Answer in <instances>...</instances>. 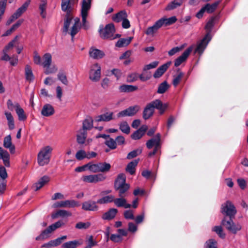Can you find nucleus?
Instances as JSON below:
<instances>
[{"mask_svg":"<svg viewBox=\"0 0 248 248\" xmlns=\"http://www.w3.org/2000/svg\"><path fill=\"white\" fill-rule=\"evenodd\" d=\"M3 146L8 149L11 154H13L15 152V146L12 142V138L10 135L6 136L3 140Z\"/></svg>","mask_w":248,"mask_h":248,"instance_id":"6ab92c4d","label":"nucleus"},{"mask_svg":"<svg viewBox=\"0 0 248 248\" xmlns=\"http://www.w3.org/2000/svg\"><path fill=\"white\" fill-rule=\"evenodd\" d=\"M124 216L126 219L133 220L135 219L133 212L130 210L125 211L124 213Z\"/></svg>","mask_w":248,"mask_h":248,"instance_id":"e2e57ef3","label":"nucleus"},{"mask_svg":"<svg viewBox=\"0 0 248 248\" xmlns=\"http://www.w3.org/2000/svg\"><path fill=\"white\" fill-rule=\"evenodd\" d=\"M212 231L216 232L222 238H224L225 236V234L223 232L222 228L220 226H215L213 228Z\"/></svg>","mask_w":248,"mask_h":248,"instance_id":"3c124183","label":"nucleus"},{"mask_svg":"<svg viewBox=\"0 0 248 248\" xmlns=\"http://www.w3.org/2000/svg\"><path fill=\"white\" fill-rule=\"evenodd\" d=\"M167 108V104H163L159 99H156L146 105L143 112V118L145 120L149 119L153 116L155 108L158 109L160 113L162 114L164 112Z\"/></svg>","mask_w":248,"mask_h":248,"instance_id":"f257e3e1","label":"nucleus"},{"mask_svg":"<svg viewBox=\"0 0 248 248\" xmlns=\"http://www.w3.org/2000/svg\"><path fill=\"white\" fill-rule=\"evenodd\" d=\"M33 62L37 65H41V58L36 51L33 52Z\"/></svg>","mask_w":248,"mask_h":248,"instance_id":"69168bd1","label":"nucleus"},{"mask_svg":"<svg viewBox=\"0 0 248 248\" xmlns=\"http://www.w3.org/2000/svg\"><path fill=\"white\" fill-rule=\"evenodd\" d=\"M90 56L94 59H99L102 58L104 55V53L98 49L91 48L89 51Z\"/></svg>","mask_w":248,"mask_h":248,"instance_id":"393cba45","label":"nucleus"},{"mask_svg":"<svg viewBox=\"0 0 248 248\" xmlns=\"http://www.w3.org/2000/svg\"><path fill=\"white\" fill-rule=\"evenodd\" d=\"M97 202L88 200L82 203V209L85 211H96L98 209Z\"/></svg>","mask_w":248,"mask_h":248,"instance_id":"2eb2a0df","label":"nucleus"},{"mask_svg":"<svg viewBox=\"0 0 248 248\" xmlns=\"http://www.w3.org/2000/svg\"><path fill=\"white\" fill-rule=\"evenodd\" d=\"M52 151V148L49 146L41 149L37 156V162L40 166H43L49 163Z\"/></svg>","mask_w":248,"mask_h":248,"instance_id":"7ed1b4c3","label":"nucleus"},{"mask_svg":"<svg viewBox=\"0 0 248 248\" xmlns=\"http://www.w3.org/2000/svg\"><path fill=\"white\" fill-rule=\"evenodd\" d=\"M114 113L111 111H108L101 115L97 116L95 118V122H109L114 119Z\"/></svg>","mask_w":248,"mask_h":248,"instance_id":"dca6fc26","label":"nucleus"},{"mask_svg":"<svg viewBox=\"0 0 248 248\" xmlns=\"http://www.w3.org/2000/svg\"><path fill=\"white\" fill-rule=\"evenodd\" d=\"M177 20V18L175 16H172L169 18H161L158 20L160 21V26L162 27L163 25L169 26L174 23Z\"/></svg>","mask_w":248,"mask_h":248,"instance_id":"e433bc0d","label":"nucleus"},{"mask_svg":"<svg viewBox=\"0 0 248 248\" xmlns=\"http://www.w3.org/2000/svg\"><path fill=\"white\" fill-rule=\"evenodd\" d=\"M221 213L229 216L230 218H232L236 213V210L232 202L228 201L222 205Z\"/></svg>","mask_w":248,"mask_h":248,"instance_id":"1a4fd4ad","label":"nucleus"},{"mask_svg":"<svg viewBox=\"0 0 248 248\" xmlns=\"http://www.w3.org/2000/svg\"><path fill=\"white\" fill-rule=\"evenodd\" d=\"M138 230V226L133 222H129L128 224V231L135 233Z\"/></svg>","mask_w":248,"mask_h":248,"instance_id":"774afa93","label":"nucleus"},{"mask_svg":"<svg viewBox=\"0 0 248 248\" xmlns=\"http://www.w3.org/2000/svg\"><path fill=\"white\" fill-rule=\"evenodd\" d=\"M184 73L180 71L178 69L177 71V74L173 76V79L172 80V84L174 87H176L180 83L182 78L184 77Z\"/></svg>","mask_w":248,"mask_h":248,"instance_id":"f704fd0d","label":"nucleus"},{"mask_svg":"<svg viewBox=\"0 0 248 248\" xmlns=\"http://www.w3.org/2000/svg\"><path fill=\"white\" fill-rule=\"evenodd\" d=\"M192 47H189L185 50L181 56L175 60L174 62V65L175 67L179 66L181 64L186 61L188 56L192 51Z\"/></svg>","mask_w":248,"mask_h":248,"instance_id":"ddd939ff","label":"nucleus"},{"mask_svg":"<svg viewBox=\"0 0 248 248\" xmlns=\"http://www.w3.org/2000/svg\"><path fill=\"white\" fill-rule=\"evenodd\" d=\"M76 157L78 160H82L86 158V153L83 150H79L76 153Z\"/></svg>","mask_w":248,"mask_h":248,"instance_id":"680f3d73","label":"nucleus"},{"mask_svg":"<svg viewBox=\"0 0 248 248\" xmlns=\"http://www.w3.org/2000/svg\"><path fill=\"white\" fill-rule=\"evenodd\" d=\"M93 127V120L91 117H88L84 120L82 123V128L85 131L91 130Z\"/></svg>","mask_w":248,"mask_h":248,"instance_id":"72a5a7b5","label":"nucleus"},{"mask_svg":"<svg viewBox=\"0 0 248 248\" xmlns=\"http://www.w3.org/2000/svg\"><path fill=\"white\" fill-rule=\"evenodd\" d=\"M5 115L6 116V119L8 121V125L9 129L12 130L15 128V123L14 119L11 113L8 111H5Z\"/></svg>","mask_w":248,"mask_h":248,"instance_id":"ea45409f","label":"nucleus"},{"mask_svg":"<svg viewBox=\"0 0 248 248\" xmlns=\"http://www.w3.org/2000/svg\"><path fill=\"white\" fill-rule=\"evenodd\" d=\"M137 89L138 87L137 86L129 85H123L120 87V90L122 92H131Z\"/></svg>","mask_w":248,"mask_h":248,"instance_id":"a18cd8bd","label":"nucleus"},{"mask_svg":"<svg viewBox=\"0 0 248 248\" xmlns=\"http://www.w3.org/2000/svg\"><path fill=\"white\" fill-rule=\"evenodd\" d=\"M79 19H78L77 21H76L74 25L72 26L71 31H70V35L72 36V39L74 38V36L79 31L78 28V21Z\"/></svg>","mask_w":248,"mask_h":248,"instance_id":"603ef678","label":"nucleus"},{"mask_svg":"<svg viewBox=\"0 0 248 248\" xmlns=\"http://www.w3.org/2000/svg\"><path fill=\"white\" fill-rule=\"evenodd\" d=\"M58 78L64 85H67L68 84V82L66 76L64 73H59L58 74Z\"/></svg>","mask_w":248,"mask_h":248,"instance_id":"0e129e2a","label":"nucleus"},{"mask_svg":"<svg viewBox=\"0 0 248 248\" xmlns=\"http://www.w3.org/2000/svg\"><path fill=\"white\" fill-rule=\"evenodd\" d=\"M114 196L112 195L104 196L97 201V203L100 204H107L113 202Z\"/></svg>","mask_w":248,"mask_h":248,"instance_id":"c9c22d12","label":"nucleus"},{"mask_svg":"<svg viewBox=\"0 0 248 248\" xmlns=\"http://www.w3.org/2000/svg\"><path fill=\"white\" fill-rule=\"evenodd\" d=\"M101 77V67L98 63L93 64L91 67L89 73L90 79L96 82L100 80Z\"/></svg>","mask_w":248,"mask_h":248,"instance_id":"9d476101","label":"nucleus"},{"mask_svg":"<svg viewBox=\"0 0 248 248\" xmlns=\"http://www.w3.org/2000/svg\"><path fill=\"white\" fill-rule=\"evenodd\" d=\"M47 3L46 0H41V3L39 5V9L41 11V16L43 18L46 17V9Z\"/></svg>","mask_w":248,"mask_h":248,"instance_id":"8fccbe9b","label":"nucleus"},{"mask_svg":"<svg viewBox=\"0 0 248 248\" xmlns=\"http://www.w3.org/2000/svg\"><path fill=\"white\" fill-rule=\"evenodd\" d=\"M221 0L216 1L214 3H213L212 4H210L209 3L206 4L205 6H204V9H205V11L208 13H212L214 12L216 9H217V7L220 3Z\"/></svg>","mask_w":248,"mask_h":248,"instance_id":"4c0bfd02","label":"nucleus"},{"mask_svg":"<svg viewBox=\"0 0 248 248\" xmlns=\"http://www.w3.org/2000/svg\"><path fill=\"white\" fill-rule=\"evenodd\" d=\"M125 181L126 176L124 173L119 174L115 181L114 187L120 197H125L127 195L130 186Z\"/></svg>","mask_w":248,"mask_h":248,"instance_id":"f03ea898","label":"nucleus"},{"mask_svg":"<svg viewBox=\"0 0 248 248\" xmlns=\"http://www.w3.org/2000/svg\"><path fill=\"white\" fill-rule=\"evenodd\" d=\"M215 17H212L206 24L205 29L207 30V32H209L210 35L211 31L214 25V21Z\"/></svg>","mask_w":248,"mask_h":248,"instance_id":"13d9d810","label":"nucleus"},{"mask_svg":"<svg viewBox=\"0 0 248 248\" xmlns=\"http://www.w3.org/2000/svg\"><path fill=\"white\" fill-rule=\"evenodd\" d=\"M120 129L124 133L128 134L130 132V127L125 121L121 122L120 124Z\"/></svg>","mask_w":248,"mask_h":248,"instance_id":"de8ad7c7","label":"nucleus"},{"mask_svg":"<svg viewBox=\"0 0 248 248\" xmlns=\"http://www.w3.org/2000/svg\"><path fill=\"white\" fill-rule=\"evenodd\" d=\"M89 170L94 173L108 172L110 170L111 168L110 165L106 162H100L97 164H92L89 163Z\"/></svg>","mask_w":248,"mask_h":248,"instance_id":"6e6552de","label":"nucleus"},{"mask_svg":"<svg viewBox=\"0 0 248 248\" xmlns=\"http://www.w3.org/2000/svg\"><path fill=\"white\" fill-rule=\"evenodd\" d=\"M138 162V160H134L129 163L125 168V170L131 175L134 174L135 173V168L137 166Z\"/></svg>","mask_w":248,"mask_h":248,"instance_id":"2f4dec72","label":"nucleus"},{"mask_svg":"<svg viewBox=\"0 0 248 248\" xmlns=\"http://www.w3.org/2000/svg\"><path fill=\"white\" fill-rule=\"evenodd\" d=\"M105 144L111 149H115L117 147L116 142L112 138L105 141Z\"/></svg>","mask_w":248,"mask_h":248,"instance_id":"6e6d98bb","label":"nucleus"},{"mask_svg":"<svg viewBox=\"0 0 248 248\" xmlns=\"http://www.w3.org/2000/svg\"><path fill=\"white\" fill-rule=\"evenodd\" d=\"M125 18H127V15L125 11H121L112 17V20L116 22L122 21Z\"/></svg>","mask_w":248,"mask_h":248,"instance_id":"7c9ffc66","label":"nucleus"},{"mask_svg":"<svg viewBox=\"0 0 248 248\" xmlns=\"http://www.w3.org/2000/svg\"><path fill=\"white\" fill-rule=\"evenodd\" d=\"M91 225V223L89 222H79L76 225V228L78 229H87Z\"/></svg>","mask_w":248,"mask_h":248,"instance_id":"052dcab7","label":"nucleus"},{"mask_svg":"<svg viewBox=\"0 0 248 248\" xmlns=\"http://www.w3.org/2000/svg\"><path fill=\"white\" fill-rule=\"evenodd\" d=\"M72 215L71 213L68 211H67L64 210H59L55 213H54L52 215L51 217L52 218H56L59 217H70Z\"/></svg>","mask_w":248,"mask_h":248,"instance_id":"a19ab883","label":"nucleus"},{"mask_svg":"<svg viewBox=\"0 0 248 248\" xmlns=\"http://www.w3.org/2000/svg\"><path fill=\"white\" fill-rule=\"evenodd\" d=\"M171 64V62H168L166 63L159 66L154 74V77L155 78H159L166 71L168 68L170 66Z\"/></svg>","mask_w":248,"mask_h":248,"instance_id":"a211bd4d","label":"nucleus"},{"mask_svg":"<svg viewBox=\"0 0 248 248\" xmlns=\"http://www.w3.org/2000/svg\"><path fill=\"white\" fill-rule=\"evenodd\" d=\"M50 180L48 176L45 175L43 176L38 182L35 183L32 186L34 191H37L42 187L46 184L48 183Z\"/></svg>","mask_w":248,"mask_h":248,"instance_id":"412c9836","label":"nucleus"},{"mask_svg":"<svg viewBox=\"0 0 248 248\" xmlns=\"http://www.w3.org/2000/svg\"><path fill=\"white\" fill-rule=\"evenodd\" d=\"M17 36H16L13 40L9 42L8 44L5 46L2 51L3 53L8 52L9 51L13 49L16 42L17 40Z\"/></svg>","mask_w":248,"mask_h":248,"instance_id":"09e8293b","label":"nucleus"},{"mask_svg":"<svg viewBox=\"0 0 248 248\" xmlns=\"http://www.w3.org/2000/svg\"><path fill=\"white\" fill-rule=\"evenodd\" d=\"M92 0H83L82 2L81 15L82 17V26L87 30L88 26L86 25V18L88 12L91 9V2Z\"/></svg>","mask_w":248,"mask_h":248,"instance_id":"423d86ee","label":"nucleus"},{"mask_svg":"<svg viewBox=\"0 0 248 248\" xmlns=\"http://www.w3.org/2000/svg\"><path fill=\"white\" fill-rule=\"evenodd\" d=\"M114 204L118 207H124V208H129L131 207V205L127 203L126 200L124 197H120L119 198H115L113 201Z\"/></svg>","mask_w":248,"mask_h":248,"instance_id":"aec40b11","label":"nucleus"},{"mask_svg":"<svg viewBox=\"0 0 248 248\" xmlns=\"http://www.w3.org/2000/svg\"><path fill=\"white\" fill-rule=\"evenodd\" d=\"M160 25V21L157 20L153 26L147 28L145 33L148 35H153L161 27Z\"/></svg>","mask_w":248,"mask_h":248,"instance_id":"c756f323","label":"nucleus"},{"mask_svg":"<svg viewBox=\"0 0 248 248\" xmlns=\"http://www.w3.org/2000/svg\"><path fill=\"white\" fill-rule=\"evenodd\" d=\"M183 2V0H174L169 3L165 8V10L170 11L180 6Z\"/></svg>","mask_w":248,"mask_h":248,"instance_id":"473e14b6","label":"nucleus"},{"mask_svg":"<svg viewBox=\"0 0 248 248\" xmlns=\"http://www.w3.org/2000/svg\"><path fill=\"white\" fill-rule=\"evenodd\" d=\"M169 88V84L167 81H165L159 85L157 92L158 93H164Z\"/></svg>","mask_w":248,"mask_h":248,"instance_id":"49530a36","label":"nucleus"},{"mask_svg":"<svg viewBox=\"0 0 248 248\" xmlns=\"http://www.w3.org/2000/svg\"><path fill=\"white\" fill-rule=\"evenodd\" d=\"M67 236L64 235L61 237L58 238L54 240H51L47 243L44 244L42 247L50 248V247H55L60 245L62 241L65 240Z\"/></svg>","mask_w":248,"mask_h":248,"instance_id":"4be33fe9","label":"nucleus"},{"mask_svg":"<svg viewBox=\"0 0 248 248\" xmlns=\"http://www.w3.org/2000/svg\"><path fill=\"white\" fill-rule=\"evenodd\" d=\"M52 62V56L49 53L45 54L42 57L41 65L43 67H48L51 65Z\"/></svg>","mask_w":248,"mask_h":248,"instance_id":"c85d7f7f","label":"nucleus"},{"mask_svg":"<svg viewBox=\"0 0 248 248\" xmlns=\"http://www.w3.org/2000/svg\"><path fill=\"white\" fill-rule=\"evenodd\" d=\"M221 224L224 226L227 230L232 233L235 234L238 231L242 229V226L239 223H234L232 218H230L227 220L226 217H224L222 221Z\"/></svg>","mask_w":248,"mask_h":248,"instance_id":"0eeeda50","label":"nucleus"},{"mask_svg":"<svg viewBox=\"0 0 248 248\" xmlns=\"http://www.w3.org/2000/svg\"><path fill=\"white\" fill-rule=\"evenodd\" d=\"M86 243L87 244V247L89 248L95 247L97 245L96 241L93 239V237L92 235L87 237Z\"/></svg>","mask_w":248,"mask_h":248,"instance_id":"864d4df0","label":"nucleus"},{"mask_svg":"<svg viewBox=\"0 0 248 248\" xmlns=\"http://www.w3.org/2000/svg\"><path fill=\"white\" fill-rule=\"evenodd\" d=\"M99 32L100 37L103 39L113 40L116 38V37H114L115 30L112 23L107 24L104 28L103 26H100Z\"/></svg>","mask_w":248,"mask_h":248,"instance_id":"20e7f679","label":"nucleus"},{"mask_svg":"<svg viewBox=\"0 0 248 248\" xmlns=\"http://www.w3.org/2000/svg\"><path fill=\"white\" fill-rule=\"evenodd\" d=\"M83 243V241L82 239L75 240L64 243L62 245V247L63 248H76L80 247Z\"/></svg>","mask_w":248,"mask_h":248,"instance_id":"a878e982","label":"nucleus"},{"mask_svg":"<svg viewBox=\"0 0 248 248\" xmlns=\"http://www.w3.org/2000/svg\"><path fill=\"white\" fill-rule=\"evenodd\" d=\"M132 39V37L127 38H122L119 40L116 43L115 46L117 47H122L128 45Z\"/></svg>","mask_w":248,"mask_h":248,"instance_id":"37998d69","label":"nucleus"},{"mask_svg":"<svg viewBox=\"0 0 248 248\" xmlns=\"http://www.w3.org/2000/svg\"><path fill=\"white\" fill-rule=\"evenodd\" d=\"M138 78L139 75L137 73H132L127 76V80L129 82H133L136 81Z\"/></svg>","mask_w":248,"mask_h":248,"instance_id":"338daca9","label":"nucleus"},{"mask_svg":"<svg viewBox=\"0 0 248 248\" xmlns=\"http://www.w3.org/2000/svg\"><path fill=\"white\" fill-rule=\"evenodd\" d=\"M16 113L18 116L19 121H25L27 117L25 114L24 110L22 108L18 103H15Z\"/></svg>","mask_w":248,"mask_h":248,"instance_id":"cd10ccee","label":"nucleus"},{"mask_svg":"<svg viewBox=\"0 0 248 248\" xmlns=\"http://www.w3.org/2000/svg\"><path fill=\"white\" fill-rule=\"evenodd\" d=\"M62 224L61 221H59L50 225L46 230H44L39 236L36 237V240L37 241L43 240L49 237L52 232L56 229L60 228Z\"/></svg>","mask_w":248,"mask_h":248,"instance_id":"39448f33","label":"nucleus"},{"mask_svg":"<svg viewBox=\"0 0 248 248\" xmlns=\"http://www.w3.org/2000/svg\"><path fill=\"white\" fill-rule=\"evenodd\" d=\"M78 206V202L73 200L60 201L55 204L56 207L73 208Z\"/></svg>","mask_w":248,"mask_h":248,"instance_id":"4468645a","label":"nucleus"},{"mask_svg":"<svg viewBox=\"0 0 248 248\" xmlns=\"http://www.w3.org/2000/svg\"><path fill=\"white\" fill-rule=\"evenodd\" d=\"M118 210L116 208H110L107 212L105 213L102 216V218L104 220H111L115 217Z\"/></svg>","mask_w":248,"mask_h":248,"instance_id":"b1692460","label":"nucleus"},{"mask_svg":"<svg viewBox=\"0 0 248 248\" xmlns=\"http://www.w3.org/2000/svg\"><path fill=\"white\" fill-rule=\"evenodd\" d=\"M45 68L46 69L44 73L46 75L55 73L58 70L57 67L55 65H52L51 66H49L48 67H46Z\"/></svg>","mask_w":248,"mask_h":248,"instance_id":"4d7b16f0","label":"nucleus"},{"mask_svg":"<svg viewBox=\"0 0 248 248\" xmlns=\"http://www.w3.org/2000/svg\"><path fill=\"white\" fill-rule=\"evenodd\" d=\"M206 248H217V242L213 239H210L206 242Z\"/></svg>","mask_w":248,"mask_h":248,"instance_id":"bf43d9fd","label":"nucleus"},{"mask_svg":"<svg viewBox=\"0 0 248 248\" xmlns=\"http://www.w3.org/2000/svg\"><path fill=\"white\" fill-rule=\"evenodd\" d=\"M25 74L26 79L30 82L34 79V76L32 73V69L29 65H26L25 68Z\"/></svg>","mask_w":248,"mask_h":248,"instance_id":"79ce46f5","label":"nucleus"},{"mask_svg":"<svg viewBox=\"0 0 248 248\" xmlns=\"http://www.w3.org/2000/svg\"><path fill=\"white\" fill-rule=\"evenodd\" d=\"M140 109V107L138 105L131 106L119 112L117 114L118 118L125 117V116H132L135 115Z\"/></svg>","mask_w":248,"mask_h":248,"instance_id":"f8f14e48","label":"nucleus"},{"mask_svg":"<svg viewBox=\"0 0 248 248\" xmlns=\"http://www.w3.org/2000/svg\"><path fill=\"white\" fill-rule=\"evenodd\" d=\"M55 112L53 107L49 104H45L42 109L41 114L46 117L52 115Z\"/></svg>","mask_w":248,"mask_h":248,"instance_id":"5701e85b","label":"nucleus"},{"mask_svg":"<svg viewBox=\"0 0 248 248\" xmlns=\"http://www.w3.org/2000/svg\"><path fill=\"white\" fill-rule=\"evenodd\" d=\"M211 37L209 34V32H207L204 38L198 43L195 52L198 53L200 55L202 54L211 40Z\"/></svg>","mask_w":248,"mask_h":248,"instance_id":"9b49d317","label":"nucleus"},{"mask_svg":"<svg viewBox=\"0 0 248 248\" xmlns=\"http://www.w3.org/2000/svg\"><path fill=\"white\" fill-rule=\"evenodd\" d=\"M161 135L160 134L158 133L156 135L155 137L154 138H152L151 139L148 140L146 142V146L149 149H151L154 146V148L156 146L161 145L160 143V139Z\"/></svg>","mask_w":248,"mask_h":248,"instance_id":"f3484780","label":"nucleus"},{"mask_svg":"<svg viewBox=\"0 0 248 248\" xmlns=\"http://www.w3.org/2000/svg\"><path fill=\"white\" fill-rule=\"evenodd\" d=\"M87 138V132L84 129L78 130L77 135V141L78 144H83L85 143Z\"/></svg>","mask_w":248,"mask_h":248,"instance_id":"bb28decb","label":"nucleus"},{"mask_svg":"<svg viewBox=\"0 0 248 248\" xmlns=\"http://www.w3.org/2000/svg\"><path fill=\"white\" fill-rule=\"evenodd\" d=\"M142 152L141 149H138L132 151V152L128 153L127 155V158L128 159H130L136 157L138 155L140 154Z\"/></svg>","mask_w":248,"mask_h":248,"instance_id":"5fc2aeb1","label":"nucleus"},{"mask_svg":"<svg viewBox=\"0 0 248 248\" xmlns=\"http://www.w3.org/2000/svg\"><path fill=\"white\" fill-rule=\"evenodd\" d=\"M5 115L6 116V119L8 121V125L9 129L12 130L15 128V123L14 119L11 113L8 111H5Z\"/></svg>","mask_w":248,"mask_h":248,"instance_id":"58836bf2","label":"nucleus"},{"mask_svg":"<svg viewBox=\"0 0 248 248\" xmlns=\"http://www.w3.org/2000/svg\"><path fill=\"white\" fill-rule=\"evenodd\" d=\"M72 15H66L65 19L64 21V26L63 28V31L66 33L68 31L71 21L72 19Z\"/></svg>","mask_w":248,"mask_h":248,"instance_id":"c03bdc74","label":"nucleus"}]
</instances>
